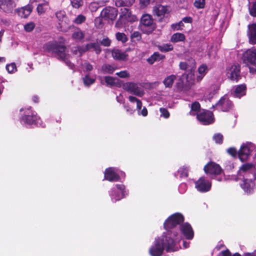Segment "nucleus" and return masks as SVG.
<instances>
[{
	"label": "nucleus",
	"instance_id": "nucleus-17",
	"mask_svg": "<svg viewBox=\"0 0 256 256\" xmlns=\"http://www.w3.org/2000/svg\"><path fill=\"white\" fill-rule=\"evenodd\" d=\"M180 230L187 240H192L194 236V232L190 224L188 222L180 225Z\"/></svg>",
	"mask_w": 256,
	"mask_h": 256
},
{
	"label": "nucleus",
	"instance_id": "nucleus-14",
	"mask_svg": "<svg viewBox=\"0 0 256 256\" xmlns=\"http://www.w3.org/2000/svg\"><path fill=\"white\" fill-rule=\"evenodd\" d=\"M16 6L14 0H0V10L6 13H12Z\"/></svg>",
	"mask_w": 256,
	"mask_h": 256
},
{
	"label": "nucleus",
	"instance_id": "nucleus-7",
	"mask_svg": "<svg viewBox=\"0 0 256 256\" xmlns=\"http://www.w3.org/2000/svg\"><path fill=\"white\" fill-rule=\"evenodd\" d=\"M22 120L29 125H38L40 119L36 113L31 109V107H29L25 110L24 115L22 116Z\"/></svg>",
	"mask_w": 256,
	"mask_h": 256
},
{
	"label": "nucleus",
	"instance_id": "nucleus-31",
	"mask_svg": "<svg viewBox=\"0 0 256 256\" xmlns=\"http://www.w3.org/2000/svg\"><path fill=\"white\" fill-rule=\"evenodd\" d=\"M74 40H81L84 37V34L80 29L74 31L72 36Z\"/></svg>",
	"mask_w": 256,
	"mask_h": 256
},
{
	"label": "nucleus",
	"instance_id": "nucleus-41",
	"mask_svg": "<svg viewBox=\"0 0 256 256\" xmlns=\"http://www.w3.org/2000/svg\"><path fill=\"white\" fill-rule=\"evenodd\" d=\"M8 72L14 73L17 70L16 66L14 62L7 64L6 67Z\"/></svg>",
	"mask_w": 256,
	"mask_h": 256
},
{
	"label": "nucleus",
	"instance_id": "nucleus-60",
	"mask_svg": "<svg viewBox=\"0 0 256 256\" xmlns=\"http://www.w3.org/2000/svg\"><path fill=\"white\" fill-rule=\"evenodd\" d=\"M84 67L87 72H90L93 70V66L90 63L86 62L84 64Z\"/></svg>",
	"mask_w": 256,
	"mask_h": 256
},
{
	"label": "nucleus",
	"instance_id": "nucleus-35",
	"mask_svg": "<svg viewBox=\"0 0 256 256\" xmlns=\"http://www.w3.org/2000/svg\"><path fill=\"white\" fill-rule=\"evenodd\" d=\"M128 100L131 102L136 103V109L138 110H140L142 108V102L140 100L137 98L136 97L132 96H129Z\"/></svg>",
	"mask_w": 256,
	"mask_h": 256
},
{
	"label": "nucleus",
	"instance_id": "nucleus-1",
	"mask_svg": "<svg viewBox=\"0 0 256 256\" xmlns=\"http://www.w3.org/2000/svg\"><path fill=\"white\" fill-rule=\"evenodd\" d=\"M170 235L162 236L161 238L156 239L154 245L149 250L152 256H162L164 248L168 252L175 250L174 240Z\"/></svg>",
	"mask_w": 256,
	"mask_h": 256
},
{
	"label": "nucleus",
	"instance_id": "nucleus-20",
	"mask_svg": "<svg viewBox=\"0 0 256 256\" xmlns=\"http://www.w3.org/2000/svg\"><path fill=\"white\" fill-rule=\"evenodd\" d=\"M249 42L250 44H256V24L254 23L248 26L247 32Z\"/></svg>",
	"mask_w": 256,
	"mask_h": 256
},
{
	"label": "nucleus",
	"instance_id": "nucleus-39",
	"mask_svg": "<svg viewBox=\"0 0 256 256\" xmlns=\"http://www.w3.org/2000/svg\"><path fill=\"white\" fill-rule=\"evenodd\" d=\"M180 178H187L188 176V168L186 166L180 168L178 170Z\"/></svg>",
	"mask_w": 256,
	"mask_h": 256
},
{
	"label": "nucleus",
	"instance_id": "nucleus-23",
	"mask_svg": "<svg viewBox=\"0 0 256 256\" xmlns=\"http://www.w3.org/2000/svg\"><path fill=\"white\" fill-rule=\"evenodd\" d=\"M112 56L114 60H126L128 54L122 52L120 50H116L112 52Z\"/></svg>",
	"mask_w": 256,
	"mask_h": 256
},
{
	"label": "nucleus",
	"instance_id": "nucleus-49",
	"mask_svg": "<svg viewBox=\"0 0 256 256\" xmlns=\"http://www.w3.org/2000/svg\"><path fill=\"white\" fill-rule=\"evenodd\" d=\"M249 13L251 16L256 17V0L252 4L251 8H249Z\"/></svg>",
	"mask_w": 256,
	"mask_h": 256
},
{
	"label": "nucleus",
	"instance_id": "nucleus-26",
	"mask_svg": "<svg viewBox=\"0 0 256 256\" xmlns=\"http://www.w3.org/2000/svg\"><path fill=\"white\" fill-rule=\"evenodd\" d=\"M165 58L164 55L160 54L158 52H154L149 58L147 59V62L150 64H153L156 61L162 60Z\"/></svg>",
	"mask_w": 256,
	"mask_h": 256
},
{
	"label": "nucleus",
	"instance_id": "nucleus-3",
	"mask_svg": "<svg viewBox=\"0 0 256 256\" xmlns=\"http://www.w3.org/2000/svg\"><path fill=\"white\" fill-rule=\"evenodd\" d=\"M184 218L182 214L176 212L170 216L164 222V227L168 231L166 236L170 234L172 236L176 237L178 235V232H172L171 230L174 228L178 225L182 224L184 221Z\"/></svg>",
	"mask_w": 256,
	"mask_h": 256
},
{
	"label": "nucleus",
	"instance_id": "nucleus-33",
	"mask_svg": "<svg viewBox=\"0 0 256 256\" xmlns=\"http://www.w3.org/2000/svg\"><path fill=\"white\" fill-rule=\"evenodd\" d=\"M115 70L116 68L113 66L108 64H104L102 66V70L104 73L112 74Z\"/></svg>",
	"mask_w": 256,
	"mask_h": 256
},
{
	"label": "nucleus",
	"instance_id": "nucleus-43",
	"mask_svg": "<svg viewBox=\"0 0 256 256\" xmlns=\"http://www.w3.org/2000/svg\"><path fill=\"white\" fill-rule=\"evenodd\" d=\"M100 7L98 2H92L88 6V8L92 12H96Z\"/></svg>",
	"mask_w": 256,
	"mask_h": 256
},
{
	"label": "nucleus",
	"instance_id": "nucleus-27",
	"mask_svg": "<svg viewBox=\"0 0 256 256\" xmlns=\"http://www.w3.org/2000/svg\"><path fill=\"white\" fill-rule=\"evenodd\" d=\"M176 78V76L171 74L166 76L163 80V84L166 88H172L174 81Z\"/></svg>",
	"mask_w": 256,
	"mask_h": 256
},
{
	"label": "nucleus",
	"instance_id": "nucleus-10",
	"mask_svg": "<svg viewBox=\"0 0 256 256\" xmlns=\"http://www.w3.org/2000/svg\"><path fill=\"white\" fill-rule=\"evenodd\" d=\"M205 173L212 176H216L220 174L222 170L220 166L214 162H208L204 168Z\"/></svg>",
	"mask_w": 256,
	"mask_h": 256
},
{
	"label": "nucleus",
	"instance_id": "nucleus-29",
	"mask_svg": "<svg viewBox=\"0 0 256 256\" xmlns=\"http://www.w3.org/2000/svg\"><path fill=\"white\" fill-rule=\"evenodd\" d=\"M135 0H116V6L118 7H129L132 5Z\"/></svg>",
	"mask_w": 256,
	"mask_h": 256
},
{
	"label": "nucleus",
	"instance_id": "nucleus-6",
	"mask_svg": "<svg viewBox=\"0 0 256 256\" xmlns=\"http://www.w3.org/2000/svg\"><path fill=\"white\" fill-rule=\"evenodd\" d=\"M170 12V6H168L158 4L152 8V14L158 18L159 22H162L165 18H167Z\"/></svg>",
	"mask_w": 256,
	"mask_h": 256
},
{
	"label": "nucleus",
	"instance_id": "nucleus-56",
	"mask_svg": "<svg viewBox=\"0 0 256 256\" xmlns=\"http://www.w3.org/2000/svg\"><path fill=\"white\" fill-rule=\"evenodd\" d=\"M116 74L122 78H126L130 76V74L126 70L121 71L120 72H116Z\"/></svg>",
	"mask_w": 256,
	"mask_h": 256
},
{
	"label": "nucleus",
	"instance_id": "nucleus-55",
	"mask_svg": "<svg viewBox=\"0 0 256 256\" xmlns=\"http://www.w3.org/2000/svg\"><path fill=\"white\" fill-rule=\"evenodd\" d=\"M116 188L117 190L119 191L120 192H123L124 194H126V192L125 190V186L124 185L122 184H116Z\"/></svg>",
	"mask_w": 256,
	"mask_h": 256
},
{
	"label": "nucleus",
	"instance_id": "nucleus-52",
	"mask_svg": "<svg viewBox=\"0 0 256 256\" xmlns=\"http://www.w3.org/2000/svg\"><path fill=\"white\" fill-rule=\"evenodd\" d=\"M208 70V67L206 64L201 65L198 68V72L200 74L205 76L206 72Z\"/></svg>",
	"mask_w": 256,
	"mask_h": 256
},
{
	"label": "nucleus",
	"instance_id": "nucleus-51",
	"mask_svg": "<svg viewBox=\"0 0 256 256\" xmlns=\"http://www.w3.org/2000/svg\"><path fill=\"white\" fill-rule=\"evenodd\" d=\"M86 20V16L82 14L78 15L74 20V23L76 24H81Z\"/></svg>",
	"mask_w": 256,
	"mask_h": 256
},
{
	"label": "nucleus",
	"instance_id": "nucleus-36",
	"mask_svg": "<svg viewBox=\"0 0 256 256\" xmlns=\"http://www.w3.org/2000/svg\"><path fill=\"white\" fill-rule=\"evenodd\" d=\"M130 38L132 42H139L142 40V34L138 31H134L131 34Z\"/></svg>",
	"mask_w": 256,
	"mask_h": 256
},
{
	"label": "nucleus",
	"instance_id": "nucleus-57",
	"mask_svg": "<svg viewBox=\"0 0 256 256\" xmlns=\"http://www.w3.org/2000/svg\"><path fill=\"white\" fill-rule=\"evenodd\" d=\"M100 43L102 46H108L110 45L111 41L108 38H106L100 41Z\"/></svg>",
	"mask_w": 256,
	"mask_h": 256
},
{
	"label": "nucleus",
	"instance_id": "nucleus-2",
	"mask_svg": "<svg viewBox=\"0 0 256 256\" xmlns=\"http://www.w3.org/2000/svg\"><path fill=\"white\" fill-rule=\"evenodd\" d=\"M43 49L44 52L54 54L58 60L64 62L70 69L74 68V64L68 58V54L66 52V48L64 45L56 41L48 42L44 44Z\"/></svg>",
	"mask_w": 256,
	"mask_h": 256
},
{
	"label": "nucleus",
	"instance_id": "nucleus-30",
	"mask_svg": "<svg viewBox=\"0 0 256 256\" xmlns=\"http://www.w3.org/2000/svg\"><path fill=\"white\" fill-rule=\"evenodd\" d=\"M86 46L88 49V50H90L92 48L94 50L96 54H99L102 51V49L100 47V46L98 42L88 43L87 44Z\"/></svg>",
	"mask_w": 256,
	"mask_h": 256
},
{
	"label": "nucleus",
	"instance_id": "nucleus-11",
	"mask_svg": "<svg viewBox=\"0 0 256 256\" xmlns=\"http://www.w3.org/2000/svg\"><path fill=\"white\" fill-rule=\"evenodd\" d=\"M122 87L125 90L138 96H141L144 94V90L134 82H126L123 84Z\"/></svg>",
	"mask_w": 256,
	"mask_h": 256
},
{
	"label": "nucleus",
	"instance_id": "nucleus-37",
	"mask_svg": "<svg viewBox=\"0 0 256 256\" xmlns=\"http://www.w3.org/2000/svg\"><path fill=\"white\" fill-rule=\"evenodd\" d=\"M84 84L86 86H90V85L94 83L96 79L90 77L88 74L86 75L82 78Z\"/></svg>",
	"mask_w": 256,
	"mask_h": 256
},
{
	"label": "nucleus",
	"instance_id": "nucleus-24",
	"mask_svg": "<svg viewBox=\"0 0 256 256\" xmlns=\"http://www.w3.org/2000/svg\"><path fill=\"white\" fill-rule=\"evenodd\" d=\"M110 196L113 202H116L124 198L125 196V195L124 194L123 192H120L115 188H113L110 191Z\"/></svg>",
	"mask_w": 256,
	"mask_h": 256
},
{
	"label": "nucleus",
	"instance_id": "nucleus-40",
	"mask_svg": "<svg viewBox=\"0 0 256 256\" xmlns=\"http://www.w3.org/2000/svg\"><path fill=\"white\" fill-rule=\"evenodd\" d=\"M213 140L215 142L221 144L223 142L224 137L222 134L220 133L215 134L213 136Z\"/></svg>",
	"mask_w": 256,
	"mask_h": 256
},
{
	"label": "nucleus",
	"instance_id": "nucleus-12",
	"mask_svg": "<svg viewBox=\"0 0 256 256\" xmlns=\"http://www.w3.org/2000/svg\"><path fill=\"white\" fill-rule=\"evenodd\" d=\"M240 64H233L228 70L227 75L228 78L232 80L238 82L240 78Z\"/></svg>",
	"mask_w": 256,
	"mask_h": 256
},
{
	"label": "nucleus",
	"instance_id": "nucleus-53",
	"mask_svg": "<svg viewBox=\"0 0 256 256\" xmlns=\"http://www.w3.org/2000/svg\"><path fill=\"white\" fill-rule=\"evenodd\" d=\"M160 111L161 113V116H162L164 118H168L170 117V112H168L166 108H161L160 109Z\"/></svg>",
	"mask_w": 256,
	"mask_h": 256
},
{
	"label": "nucleus",
	"instance_id": "nucleus-19",
	"mask_svg": "<svg viewBox=\"0 0 256 256\" xmlns=\"http://www.w3.org/2000/svg\"><path fill=\"white\" fill-rule=\"evenodd\" d=\"M241 188L247 194L252 193L255 188L254 182L251 179H244L241 184Z\"/></svg>",
	"mask_w": 256,
	"mask_h": 256
},
{
	"label": "nucleus",
	"instance_id": "nucleus-25",
	"mask_svg": "<svg viewBox=\"0 0 256 256\" xmlns=\"http://www.w3.org/2000/svg\"><path fill=\"white\" fill-rule=\"evenodd\" d=\"M121 12L120 16V19L118 20V22H120V20L122 21L121 22H122L128 20V18H130V16L131 15V12L130 10L126 8H121L120 10Z\"/></svg>",
	"mask_w": 256,
	"mask_h": 256
},
{
	"label": "nucleus",
	"instance_id": "nucleus-13",
	"mask_svg": "<svg viewBox=\"0 0 256 256\" xmlns=\"http://www.w3.org/2000/svg\"><path fill=\"white\" fill-rule=\"evenodd\" d=\"M211 186V183L208 180H206L204 177L200 178L195 182L196 188L201 192H206L209 191Z\"/></svg>",
	"mask_w": 256,
	"mask_h": 256
},
{
	"label": "nucleus",
	"instance_id": "nucleus-44",
	"mask_svg": "<svg viewBox=\"0 0 256 256\" xmlns=\"http://www.w3.org/2000/svg\"><path fill=\"white\" fill-rule=\"evenodd\" d=\"M194 4L197 8H203L205 6V0H195Z\"/></svg>",
	"mask_w": 256,
	"mask_h": 256
},
{
	"label": "nucleus",
	"instance_id": "nucleus-58",
	"mask_svg": "<svg viewBox=\"0 0 256 256\" xmlns=\"http://www.w3.org/2000/svg\"><path fill=\"white\" fill-rule=\"evenodd\" d=\"M228 152L232 156L235 157L237 154V150L234 148H230L227 150Z\"/></svg>",
	"mask_w": 256,
	"mask_h": 256
},
{
	"label": "nucleus",
	"instance_id": "nucleus-4",
	"mask_svg": "<svg viewBox=\"0 0 256 256\" xmlns=\"http://www.w3.org/2000/svg\"><path fill=\"white\" fill-rule=\"evenodd\" d=\"M242 62L249 68L250 72L256 73V47L248 49L242 53Z\"/></svg>",
	"mask_w": 256,
	"mask_h": 256
},
{
	"label": "nucleus",
	"instance_id": "nucleus-28",
	"mask_svg": "<svg viewBox=\"0 0 256 256\" xmlns=\"http://www.w3.org/2000/svg\"><path fill=\"white\" fill-rule=\"evenodd\" d=\"M186 40V36L184 34L180 32L174 34L170 38V41L172 42H184Z\"/></svg>",
	"mask_w": 256,
	"mask_h": 256
},
{
	"label": "nucleus",
	"instance_id": "nucleus-42",
	"mask_svg": "<svg viewBox=\"0 0 256 256\" xmlns=\"http://www.w3.org/2000/svg\"><path fill=\"white\" fill-rule=\"evenodd\" d=\"M116 78L110 76H106L104 80L108 86H114L116 84Z\"/></svg>",
	"mask_w": 256,
	"mask_h": 256
},
{
	"label": "nucleus",
	"instance_id": "nucleus-54",
	"mask_svg": "<svg viewBox=\"0 0 256 256\" xmlns=\"http://www.w3.org/2000/svg\"><path fill=\"white\" fill-rule=\"evenodd\" d=\"M124 108L126 109V111L130 114H132L135 110L133 109L128 104H125L124 102H123Z\"/></svg>",
	"mask_w": 256,
	"mask_h": 256
},
{
	"label": "nucleus",
	"instance_id": "nucleus-15",
	"mask_svg": "<svg viewBox=\"0 0 256 256\" xmlns=\"http://www.w3.org/2000/svg\"><path fill=\"white\" fill-rule=\"evenodd\" d=\"M118 10L116 8L107 6L104 8L101 12V16L104 18L114 20L118 16Z\"/></svg>",
	"mask_w": 256,
	"mask_h": 256
},
{
	"label": "nucleus",
	"instance_id": "nucleus-16",
	"mask_svg": "<svg viewBox=\"0 0 256 256\" xmlns=\"http://www.w3.org/2000/svg\"><path fill=\"white\" fill-rule=\"evenodd\" d=\"M104 179L109 182H118L120 180V176L114 172V168H108L104 172Z\"/></svg>",
	"mask_w": 256,
	"mask_h": 256
},
{
	"label": "nucleus",
	"instance_id": "nucleus-48",
	"mask_svg": "<svg viewBox=\"0 0 256 256\" xmlns=\"http://www.w3.org/2000/svg\"><path fill=\"white\" fill-rule=\"evenodd\" d=\"M66 16V12L64 10H59L56 12V16L59 21H62Z\"/></svg>",
	"mask_w": 256,
	"mask_h": 256
},
{
	"label": "nucleus",
	"instance_id": "nucleus-8",
	"mask_svg": "<svg viewBox=\"0 0 256 256\" xmlns=\"http://www.w3.org/2000/svg\"><path fill=\"white\" fill-rule=\"evenodd\" d=\"M198 120L203 125H209L214 122V118L212 112L203 110L196 114Z\"/></svg>",
	"mask_w": 256,
	"mask_h": 256
},
{
	"label": "nucleus",
	"instance_id": "nucleus-59",
	"mask_svg": "<svg viewBox=\"0 0 256 256\" xmlns=\"http://www.w3.org/2000/svg\"><path fill=\"white\" fill-rule=\"evenodd\" d=\"M78 48L79 50V56H81L84 53L87 51H88L86 45L85 46H78Z\"/></svg>",
	"mask_w": 256,
	"mask_h": 256
},
{
	"label": "nucleus",
	"instance_id": "nucleus-63",
	"mask_svg": "<svg viewBox=\"0 0 256 256\" xmlns=\"http://www.w3.org/2000/svg\"><path fill=\"white\" fill-rule=\"evenodd\" d=\"M71 52H72V54L74 55H77V54L79 55V50H78V46L73 47L72 48Z\"/></svg>",
	"mask_w": 256,
	"mask_h": 256
},
{
	"label": "nucleus",
	"instance_id": "nucleus-62",
	"mask_svg": "<svg viewBox=\"0 0 256 256\" xmlns=\"http://www.w3.org/2000/svg\"><path fill=\"white\" fill-rule=\"evenodd\" d=\"M182 22L185 23H192V18L190 16H186L182 19Z\"/></svg>",
	"mask_w": 256,
	"mask_h": 256
},
{
	"label": "nucleus",
	"instance_id": "nucleus-32",
	"mask_svg": "<svg viewBox=\"0 0 256 256\" xmlns=\"http://www.w3.org/2000/svg\"><path fill=\"white\" fill-rule=\"evenodd\" d=\"M158 50L161 52H166L173 50V46L170 44H164L158 46Z\"/></svg>",
	"mask_w": 256,
	"mask_h": 256
},
{
	"label": "nucleus",
	"instance_id": "nucleus-18",
	"mask_svg": "<svg viewBox=\"0 0 256 256\" xmlns=\"http://www.w3.org/2000/svg\"><path fill=\"white\" fill-rule=\"evenodd\" d=\"M250 154V148L245 144H242L238 152V154L240 161L242 162L246 161Z\"/></svg>",
	"mask_w": 256,
	"mask_h": 256
},
{
	"label": "nucleus",
	"instance_id": "nucleus-38",
	"mask_svg": "<svg viewBox=\"0 0 256 256\" xmlns=\"http://www.w3.org/2000/svg\"><path fill=\"white\" fill-rule=\"evenodd\" d=\"M116 37L118 41H120L122 43L126 42L128 38L125 34L123 32H118L116 34Z\"/></svg>",
	"mask_w": 256,
	"mask_h": 256
},
{
	"label": "nucleus",
	"instance_id": "nucleus-5",
	"mask_svg": "<svg viewBox=\"0 0 256 256\" xmlns=\"http://www.w3.org/2000/svg\"><path fill=\"white\" fill-rule=\"evenodd\" d=\"M156 28V24L154 22L152 16L148 14H144L141 17L139 28L144 34L149 35Z\"/></svg>",
	"mask_w": 256,
	"mask_h": 256
},
{
	"label": "nucleus",
	"instance_id": "nucleus-47",
	"mask_svg": "<svg viewBox=\"0 0 256 256\" xmlns=\"http://www.w3.org/2000/svg\"><path fill=\"white\" fill-rule=\"evenodd\" d=\"M34 22H30L24 25V29L26 32H30L34 29Z\"/></svg>",
	"mask_w": 256,
	"mask_h": 256
},
{
	"label": "nucleus",
	"instance_id": "nucleus-9",
	"mask_svg": "<svg viewBox=\"0 0 256 256\" xmlns=\"http://www.w3.org/2000/svg\"><path fill=\"white\" fill-rule=\"evenodd\" d=\"M214 106L218 110L224 112H228L232 108L234 104L228 98L224 95L220 98Z\"/></svg>",
	"mask_w": 256,
	"mask_h": 256
},
{
	"label": "nucleus",
	"instance_id": "nucleus-46",
	"mask_svg": "<svg viewBox=\"0 0 256 256\" xmlns=\"http://www.w3.org/2000/svg\"><path fill=\"white\" fill-rule=\"evenodd\" d=\"M44 4L48 5V2H46ZM44 4H38L36 8L38 13L39 15L44 14L46 12V10L44 8Z\"/></svg>",
	"mask_w": 256,
	"mask_h": 256
},
{
	"label": "nucleus",
	"instance_id": "nucleus-64",
	"mask_svg": "<svg viewBox=\"0 0 256 256\" xmlns=\"http://www.w3.org/2000/svg\"><path fill=\"white\" fill-rule=\"evenodd\" d=\"M221 253L223 256H232L231 253L228 250H223Z\"/></svg>",
	"mask_w": 256,
	"mask_h": 256
},
{
	"label": "nucleus",
	"instance_id": "nucleus-22",
	"mask_svg": "<svg viewBox=\"0 0 256 256\" xmlns=\"http://www.w3.org/2000/svg\"><path fill=\"white\" fill-rule=\"evenodd\" d=\"M246 86L245 84H242L238 86L233 93L234 96L235 98H240L246 94Z\"/></svg>",
	"mask_w": 256,
	"mask_h": 256
},
{
	"label": "nucleus",
	"instance_id": "nucleus-50",
	"mask_svg": "<svg viewBox=\"0 0 256 256\" xmlns=\"http://www.w3.org/2000/svg\"><path fill=\"white\" fill-rule=\"evenodd\" d=\"M253 166V164H252L246 163L242 166L240 168V170L244 172H246L248 170L252 168Z\"/></svg>",
	"mask_w": 256,
	"mask_h": 256
},
{
	"label": "nucleus",
	"instance_id": "nucleus-21",
	"mask_svg": "<svg viewBox=\"0 0 256 256\" xmlns=\"http://www.w3.org/2000/svg\"><path fill=\"white\" fill-rule=\"evenodd\" d=\"M33 9V6L31 4L22 7L18 10V15L22 18H27L31 14Z\"/></svg>",
	"mask_w": 256,
	"mask_h": 256
},
{
	"label": "nucleus",
	"instance_id": "nucleus-61",
	"mask_svg": "<svg viewBox=\"0 0 256 256\" xmlns=\"http://www.w3.org/2000/svg\"><path fill=\"white\" fill-rule=\"evenodd\" d=\"M179 66L180 70H186L188 68V64L186 62H180Z\"/></svg>",
	"mask_w": 256,
	"mask_h": 256
},
{
	"label": "nucleus",
	"instance_id": "nucleus-34",
	"mask_svg": "<svg viewBox=\"0 0 256 256\" xmlns=\"http://www.w3.org/2000/svg\"><path fill=\"white\" fill-rule=\"evenodd\" d=\"M190 108H191V110L190 112V115H192L193 116H195L196 114L192 112V111L196 112H199L200 109V104L198 102H196V101L192 102L191 104Z\"/></svg>",
	"mask_w": 256,
	"mask_h": 256
},
{
	"label": "nucleus",
	"instance_id": "nucleus-45",
	"mask_svg": "<svg viewBox=\"0 0 256 256\" xmlns=\"http://www.w3.org/2000/svg\"><path fill=\"white\" fill-rule=\"evenodd\" d=\"M70 2L72 7L76 8H78L83 4L82 0H71Z\"/></svg>",
	"mask_w": 256,
	"mask_h": 256
}]
</instances>
